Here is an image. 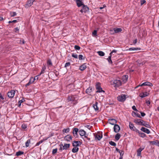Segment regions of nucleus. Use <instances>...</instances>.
<instances>
[{
	"instance_id": "nucleus-58",
	"label": "nucleus",
	"mask_w": 159,
	"mask_h": 159,
	"mask_svg": "<svg viewBox=\"0 0 159 159\" xmlns=\"http://www.w3.org/2000/svg\"><path fill=\"white\" fill-rule=\"evenodd\" d=\"M43 142V141L41 140H40V141H39V142H37L36 145H35V146H38L41 143H42Z\"/></svg>"
},
{
	"instance_id": "nucleus-9",
	"label": "nucleus",
	"mask_w": 159,
	"mask_h": 159,
	"mask_svg": "<svg viewBox=\"0 0 159 159\" xmlns=\"http://www.w3.org/2000/svg\"><path fill=\"white\" fill-rule=\"evenodd\" d=\"M108 121L109 123L112 125H115L117 123L116 120L113 119H108Z\"/></svg>"
},
{
	"instance_id": "nucleus-62",
	"label": "nucleus",
	"mask_w": 159,
	"mask_h": 159,
	"mask_svg": "<svg viewBox=\"0 0 159 159\" xmlns=\"http://www.w3.org/2000/svg\"><path fill=\"white\" fill-rule=\"evenodd\" d=\"M132 108L135 111H138V110L136 108V107L135 106H133L132 107Z\"/></svg>"
},
{
	"instance_id": "nucleus-1",
	"label": "nucleus",
	"mask_w": 159,
	"mask_h": 159,
	"mask_svg": "<svg viewBox=\"0 0 159 159\" xmlns=\"http://www.w3.org/2000/svg\"><path fill=\"white\" fill-rule=\"evenodd\" d=\"M78 98L76 95H69L67 99L68 102L71 101L73 102L74 105L75 104L77 103Z\"/></svg>"
},
{
	"instance_id": "nucleus-8",
	"label": "nucleus",
	"mask_w": 159,
	"mask_h": 159,
	"mask_svg": "<svg viewBox=\"0 0 159 159\" xmlns=\"http://www.w3.org/2000/svg\"><path fill=\"white\" fill-rule=\"evenodd\" d=\"M81 144L80 141H74L72 143V145L74 147H77Z\"/></svg>"
},
{
	"instance_id": "nucleus-49",
	"label": "nucleus",
	"mask_w": 159,
	"mask_h": 159,
	"mask_svg": "<svg viewBox=\"0 0 159 159\" xmlns=\"http://www.w3.org/2000/svg\"><path fill=\"white\" fill-rule=\"evenodd\" d=\"M144 147H140L137 151L141 152V151L144 149Z\"/></svg>"
},
{
	"instance_id": "nucleus-26",
	"label": "nucleus",
	"mask_w": 159,
	"mask_h": 159,
	"mask_svg": "<svg viewBox=\"0 0 159 159\" xmlns=\"http://www.w3.org/2000/svg\"><path fill=\"white\" fill-rule=\"evenodd\" d=\"M143 124L144 125H143V126H144L148 128H150L151 127V126L149 125L147 121H145V123Z\"/></svg>"
},
{
	"instance_id": "nucleus-47",
	"label": "nucleus",
	"mask_w": 159,
	"mask_h": 159,
	"mask_svg": "<svg viewBox=\"0 0 159 159\" xmlns=\"http://www.w3.org/2000/svg\"><path fill=\"white\" fill-rule=\"evenodd\" d=\"M133 113H134V115L136 116L137 117L139 118H141V116L140 114H138V113H136L135 112H133Z\"/></svg>"
},
{
	"instance_id": "nucleus-10",
	"label": "nucleus",
	"mask_w": 159,
	"mask_h": 159,
	"mask_svg": "<svg viewBox=\"0 0 159 159\" xmlns=\"http://www.w3.org/2000/svg\"><path fill=\"white\" fill-rule=\"evenodd\" d=\"M79 133L81 136H84V137L87 138V136L86 134V132L84 130H80L79 131Z\"/></svg>"
},
{
	"instance_id": "nucleus-14",
	"label": "nucleus",
	"mask_w": 159,
	"mask_h": 159,
	"mask_svg": "<svg viewBox=\"0 0 159 159\" xmlns=\"http://www.w3.org/2000/svg\"><path fill=\"white\" fill-rule=\"evenodd\" d=\"M148 86L149 87L152 86V83L149 82H146L142 84L139 86Z\"/></svg>"
},
{
	"instance_id": "nucleus-16",
	"label": "nucleus",
	"mask_w": 159,
	"mask_h": 159,
	"mask_svg": "<svg viewBox=\"0 0 159 159\" xmlns=\"http://www.w3.org/2000/svg\"><path fill=\"white\" fill-rule=\"evenodd\" d=\"M149 93H148L147 92H145L144 93H140L139 94V96L141 98H143L145 97L148 96L149 95Z\"/></svg>"
},
{
	"instance_id": "nucleus-24",
	"label": "nucleus",
	"mask_w": 159,
	"mask_h": 159,
	"mask_svg": "<svg viewBox=\"0 0 159 159\" xmlns=\"http://www.w3.org/2000/svg\"><path fill=\"white\" fill-rule=\"evenodd\" d=\"M33 80V77L31 78L30 80H29V82L25 85L26 87H28L30 84H32L34 82V80Z\"/></svg>"
},
{
	"instance_id": "nucleus-63",
	"label": "nucleus",
	"mask_w": 159,
	"mask_h": 159,
	"mask_svg": "<svg viewBox=\"0 0 159 159\" xmlns=\"http://www.w3.org/2000/svg\"><path fill=\"white\" fill-rule=\"evenodd\" d=\"M146 2V1L144 0H141V5H143V4L145 3Z\"/></svg>"
},
{
	"instance_id": "nucleus-19",
	"label": "nucleus",
	"mask_w": 159,
	"mask_h": 159,
	"mask_svg": "<svg viewBox=\"0 0 159 159\" xmlns=\"http://www.w3.org/2000/svg\"><path fill=\"white\" fill-rule=\"evenodd\" d=\"M98 103L97 102H96L94 104H93V107L96 111H98L99 110V108L98 106Z\"/></svg>"
},
{
	"instance_id": "nucleus-3",
	"label": "nucleus",
	"mask_w": 159,
	"mask_h": 159,
	"mask_svg": "<svg viewBox=\"0 0 159 159\" xmlns=\"http://www.w3.org/2000/svg\"><path fill=\"white\" fill-rule=\"evenodd\" d=\"M126 96V95L122 94L121 95L117 97V99L119 101L123 102L125 100L126 98H127Z\"/></svg>"
},
{
	"instance_id": "nucleus-2",
	"label": "nucleus",
	"mask_w": 159,
	"mask_h": 159,
	"mask_svg": "<svg viewBox=\"0 0 159 159\" xmlns=\"http://www.w3.org/2000/svg\"><path fill=\"white\" fill-rule=\"evenodd\" d=\"M111 84L115 87H118L121 85V82L120 80H116L111 82Z\"/></svg>"
},
{
	"instance_id": "nucleus-50",
	"label": "nucleus",
	"mask_w": 159,
	"mask_h": 159,
	"mask_svg": "<svg viewBox=\"0 0 159 159\" xmlns=\"http://www.w3.org/2000/svg\"><path fill=\"white\" fill-rule=\"evenodd\" d=\"M57 148L53 149L52 151V154H55L57 152Z\"/></svg>"
},
{
	"instance_id": "nucleus-60",
	"label": "nucleus",
	"mask_w": 159,
	"mask_h": 159,
	"mask_svg": "<svg viewBox=\"0 0 159 159\" xmlns=\"http://www.w3.org/2000/svg\"><path fill=\"white\" fill-rule=\"evenodd\" d=\"M70 65V62H68L66 63L65 64V67H67L68 66H69Z\"/></svg>"
},
{
	"instance_id": "nucleus-55",
	"label": "nucleus",
	"mask_w": 159,
	"mask_h": 159,
	"mask_svg": "<svg viewBox=\"0 0 159 159\" xmlns=\"http://www.w3.org/2000/svg\"><path fill=\"white\" fill-rule=\"evenodd\" d=\"M97 31L96 30H94L92 33V34L93 36H97Z\"/></svg>"
},
{
	"instance_id": "nucleus-6",
	"label": "nucleus",
	"mask_w": 159,
	"mask_h": 159,
	"mask_svg": "<svg viewBox=\"0 0 159 159\" xmlns=\"http://www.w3.org/2000/svg\"><path fill=\"white\" fill-rule=\"evenodd\" d=\"M89 7L86 5H84L82 6V9L80 10V12H81L82 13L83 12H86L89 11Z\"/></svg>"
},
{
	"instance_id": "nucleus-54",
	"label": "nucleus",
	"mask_w": 159,
	"mask_h": 159,
	"mask_svg": "<svg viewBox=\"0 0 159 159\" xmlns=\"http://www.w3.org/2000/svg\"><path fill=\"white\" fill-rule=\"evenodd\" d=\"M72 57H74L75 58H78V55L76 54H75L74 53H73L72 55Z\"/></svg>"
},
{
	"instance_id": "nucleus-11",
	"label": "nucleus",
	"mask_w": 159,
	"mask_h": 159,
	"mask_svg": "<svg viewBox=\"0 0 159 159\" xmlns=\"http://www.w3.org/2000/svg\"><path fill=\"white\" fill-rule=\"evenodd\" d=\"M120 129L119 126L117 124L114 125V131L116 133H118Z\"/></svg>"
},
{
	"instance_id": "nucleus-31",
	"label": "nucleus",
	"mask_w": 159,
	"mask_h": 159,
	"mask_svg": "<svg viewBox=\"0 0 159 159\" xmlns=\"http://www.w3.org/2000/svg\"><path fill=\"white\" fill-rule=\"evenodd\" d=\"M140 50V48H130L129 49V51H134L135 50Z\"/></svg>"
},
{
	"instance_id": "nucleus-13",
	"label": "nucleus",
	"mask_w": 159,
	"mask_h": 159,
	"mask_svg": "<svg viewBox=\"0 0 159 159\" xmlns=\"http://www.w3.org/2000/svg\"><path fill=\"white\" fill-rule=\"evenodd\" d=\"M79 131V129L77 128H75L73 129V133L74 136L75 137H77V133Z\"/></svg>"
},
{
	"instance_id": "nucleus-33",
	"label": "nucleus",
	"mask_w": 159,
	"mask_h": 159,
	"mask_svg": "<svg viewBox=\"0 0 159 159\" xmlns=\"http://www.w3.org/2000/svg\"><path fill=\"white\" fill-rule=\"evenodd\" d=\"M111 55H110V56L108 57V58L107 59V60H108V61L109 63L110 64H112V60H111Z\"/></svg>"
},
{
	"instance_id": "nucleus-29",
	"label": "nucleus",
	"mask_w": 159,
	"mask_h": 159,
	"mask_svg": "<svg viewBox=\"0 0 159 159\" xmlns=\"http://www.w3.org/2000/svg\"><path fill=\"white\" fill-rule=\"evenodd\" d=\"M120 137V134L119 133L117 134L115 136V139L116 140H118Z\"/></svg>"
},
{
	"instance_id": "nucleus-4",
	"label": "nucleus",
	"mask_w": 159,
	"mask_h": 159,
	"mask_svg": "<svg viewBox=\"0 0 159 159\" xmlns=\"http://www.w3.org/2000/svg\"><path fill=\"white\" fill-rule=\"evenodd\" d=\"M96 89L97 90L96 92V93H100L103 92H104V91L102 90V88L100 86V84L99 83H98L96 84Z\"/></svg>"
},
{
	"instance_id": "nucleus-15",
	"label": "nucleus",
	"mask_w": 159,
	"mask_h": 159,
	"mask_svg": "<svg viewBox=\"0 0 159 159\" xmlns=\"http://www.w3.org/2000/svg\"><path fill=\"white\" fill-rule=\"evenodd\" d=\"M141 130L147 134H149L150 133V131L148 129L144 127H142L141 129Z\"/></svg>"
},
{
	"instance_id": "nucleus-51",
	"label": "nucleus",
	"mask_w": 159,
	"mask_h": 159,
	"mask_svg": "<svg viewBox=\"0 0 159 159\" xmlns=\"http://www.w3.org/2000/svg\"><path fill=\"white\" fill-rule=\"evenodd\" d=\"M132 130L135 131L136 132H137L139 134L141 132L139 130L137 129L135 127Z\"/></svg>"
},
{
	"instance_id": "nucleus-18",
	"label": "nucleus",
	"mask_w": 159,
	"mask_h": 159,
	"mask_svg": "<svg viewBox=\"0 0 159 159\" xmlns=\"http://www.w3.org/2000/svg\"><path fill=\"white\" fill-rule=\"evenodd\" d=\"M150 143L152 145H156L159 147V141L158 140L151 141L150 142Z\"/></svg>"
},
{
	"instance_id": "nucleus-56",
	"label": "nucleus",
	"mask_w": 159,
	"mask_h": 159,
	"mask_svg": "<svg viewBox=\"0 0 159 159\" xmlns=\"http://www.w3.org/2000/svg\"><path fill=\"white\" fill-rule=\"evenodd\" d=\"M0 101L1 102H3L2 101V100L4 99L3 97L2 96L1 93H0Z\"/></svg>"
},
{
	"instance_id": "nucleus-48",
	"label": "nucleus",
	"mask_w": 159,
	"mask_h": 159,
	"mask_svg": "<svg viewBox=\"0 0 159 159\" xmlns=\"http://www.w3.org/2000/svg\"><path fill=\"white\" fill-rule=\"evenodd\" d=\"M26 125L23 124L22 125L21 127L23 129H25L27 128Z\"/></svg>"
},
{
	"instance_id": "nucleus-36",
	"label": "nucleus",
	"mask_w": 159,
	"mask_h": 159,
	"mask_svg": "<svg viewBox=\"0 0 159 159\" xmlns=\"http://www.w3.org/2000/svg\"><path fill=\"white\" fill-rule=\"evenodd\" d=\"M128 75H124L123 76V81H126L128 79Z\"/></svg>"
},
{
	"instance_id": "nucleus-27",
	"label": "nucleus",
	"mask_w": 159,
	"mask_h": 159,
	"mask_svg": "<svg viewBox=\"0 0 159 159\" xmlns=\"http://www.w3.org/2000/svg\"><path fill=\"white\" fill-rule=\"evenodd\" d=\"M129 128L131 130H133L135 127L134 126V124L130 122L129 123Z\"/></svg>"
},
{
	"instance_id": "nucleus-35",
	"label": "nucleus",
	"mask_w": 159,
	"mask_h": 159,
	"mask_svg": "<svg viewBox=\"0 0 159 159\" xmlns=\"http://www.w3.org/2000/svg\"><path fill=\"white\" fill-rule=\"evenodd\" d=\"M141 120L140 119H136L134 120V122L137 124L139 125Z\"/></svg>"
},
{
	"instance_id": "nucleus-52",
	"label": "nucleus",
	"mask_w": 159,
	"mask_h": 159,
	"mask_svg": "<svg viewBox=\"0 0 159 159\" xmlns=\"http://www.w3.org/2000/svg\"><path fill=\"white\" fill-rule=\"evenodd\" d=\"M132 130L135 131L136 132H137L139 134L141 132L139 130L137 129L135 127Z\"/></svg>"
},
{
	"instance_id": "nucleus-46",
	"label": "nucleus",
	"mask_w": 159,
	"mask_h": 159,
	"mask_svg": "<svg viewBox=\"0 0 159 159\" xmlns=\"http://www.w3.org/2000/svg\"><path fill=\"white\" fill-rule=\"evenodd\" d=\"M74 48L75 50H79L80 49V46L78 45H75L74 46Z\"/></svg>"
},
{
	"instance_id": "nucleus-53",
	"label": "nucleus",
	"mask_w": 159,
	"mask_h": 159,
	"mask_svg": "<svg viewBox=\"0 0 159 159\" xmlns=\"http://www.w3.org/2000/svg\"><path fill=\"white\" fill-rule=\"evenodd\" d=\"M132 130L135 131L136 132H137L139 134L141 132L139 130L137 129L135 127Z\"/></svg>"
},
{
	"instance_id": "nucleus-12",
	"label": "nucleus",
	"mask_w": 159,
	"mask_h": 159,
	"mask_svg": "<svg viewBox=\"0 0 159 159\" xmlns=\"http://www.w3.org/2000/svg\"><path fill=\"white\" fill-rule=\"evenodd\" d=\"M75 1L76 2L77 6L78 7L83 6L84 5L81 0H75Z\"/></svg>"
},
{
	"instance_id": "nucleus-7",
	"label": "nucleus",
	"mask_w": 159,
	"mask_h": 159,
	"mask_svg": "<svg viewBox=\"0 0 159 159\" xmlns=\"http://www.w3.org/2000/svg\"><path fill=\"white\" fill-rule=\"evenodd\" d=\"M15 91L14 90H11V91L8 92V96L10 98H13L15 95Z\"/></svg>"
},
{
	"instance_id": "nucleus-5",
	"label": "nucleus",
	"mask_w": 159,
	"mask_h": 159,
	"mask_svg": "<svg viewBox=\"0 0 159 159\" xmlns=\"http://www.w3.org/2000/svg\"><path fill=\"white\" fill-rule=\"evenodd\" d=\"M34 1V0H28L26 4L25 5V7L27 8L31 6Z\"/></svg>"
},
{
	"instance_id": "nucleus-57",
	"label": "nucleus",
	"mask_w": 159,
	"mask_h": 159,
	"mask_svg": "<svg viewBox=\"0 0 159 159\" xmlns=\"http://www.w3.org/2000/svg\"><path fill=\"white\" fill-rule=\"evenodd\" d=\"M145 121H144V120H141L139 125H144L143 124H144V123H145Z\"/></svg>"
},
{
	"instance_id": "nucleus-32",
	"label": "nucleus",
	"mask_w": 159,
	"mask_h": 159,
	"mask_svg": "<svg viewBox=\"0 0 159 159\" xmlns=\"http://www.w3.org/2000/svg\"><path fill=\"white\" fill-rule=\"evenodd\" d=\"M139 136L142 138H144L146 137V135L144 133H142L141 132L139 134Z\"/></svg>"
},
{
	"instance_id": "nucleus-42",
	"label": "nucleus",
	"mask_w": 159,
	"mask_h": 159,
	"mask_svg": "<svg viewBox=\"0 0 159 159\" xmlns=\"http://www.w3.org/2000/svg\"><path fill=\"white\" fill-rule=\"evenodd\" d=\"M60 148H59V150H62L65 149V148H64V146L63 145L62 143H60Z\"/></svg>"
},
{
	"instance_id": "nucleus-40",
	"label": "nucleus",
	"mask_w": 159,
	"mask_h": 159,
	"mask_svg": "<svg viewBox=\"0 0 159 159\" xmlns=\"http://www.w3.org/2000/svg\"><path fill=\"white\" fill-rule=\"evenodd\" d=\"M24 154V152H23L19 151V152H17L16 153V155L17 156H20L22 154Z\"/></svg>"
},
{
	"instance_id": "nucleus-22",
	"label": "nucleus",
	"mask_w": 159,
	"mask_h": 159,
	"mask_svg": "<svg viewBox=\"0 0 159 159\" xmlns=\"http://www.w3.org/2000/svg\"><path fill=\"white\" fill-rule=\"evenodd\" d=\"M86 67H87L85 64H84L80 66V69L81 70H84L86 68Z\"/></svg>"
},
{
	"instance_id": "nucleus-17",
	"label": "nucleus",
	"mask_w": 159,
	"mask_h": 159,
	"mask_svg": "<svg viewBox=\"0 0 159 159\" xmlns=\"http://www.w3.org/2000/svg\"><path fill=\"white\" fill-rule=\"evenodd\" d=\"M96 140H100L102 137V135H100L98 134H93Z\"/></svg>"
},
{
	"instance_id": "nucleus-23",
	"label": "nucleus",
	"mask_w": 159,
	"mask_h": 159,
	"mask_svg": "<svg viewBox=\"0 0 159 159\" xmlns=\"http://www.w3.org/2000/svg\"><path fill=\"white\" fill-rule=\"evenodd\" d=\"M92 88L91 87H89L86 90V93L90 95V93L92 91Z\"/></svg>"
},
{
	"instance_id": "nucleus-25",
	"label": "nucleus",
	"mask_w": 159,
	"mask_h": 159,
	"mask_svg": "<svg viewBox=\"0 0 159 159\" xmlns=\"http://www.w3.org/2000/svg\"><path fill=\"white\" fill-rule=\"evenodd\" d=\"M79 150V148L78 147H74L72 149V152L73 153H76L78 152Z\"/></svg>"
},
{
	"instance_id": "nucleus-64",
	"label": "nucleus",
	"mask_w": 159,
	"mask_h": 159,
	"mask_svg": "<svg viewBox=\"0 0 159 159\" xmlns=\"http://www.w3.org/2000/svg\"><path fill=\"white\" fill-rule=\"evenodd\" d=\"M137 39H135L133 41V43L134 44H135L137 42Z\"/></svg>"
},
{
	"instance_id": "nucleus-43",
	"label": "nucleus",
	"mask_w": 159,
	"mask_h": 159,
	"mask_svg": "<svg viewBox=\"0 0 159 159\" xmlns=\"http://www.w3.org/2000/svg\"><path fill=\"white\" fill-rule=\"evenodd\" d=\"M109 143L110 144L113 146H115L116 145V143L112 141H110L109 142Z\"/></svg>"
},
{
	"instance_id": "nucleus-39",
	"label": "nucleus",
	"mask_w": 159,
	"mask_h": 159,
	"mask_svg": "<svg viewBox=\"0 0 159 159\" xmlns=\"http://www.w3.org/2000/svg\"><path fill=\"white\" fill-rule=\"evenodd\" d=\"M47 64L48 65H49L50 66L52 65V63L51 60L50 59H48L47 61Z\"/></svg>"
},
{
	"instance_id": "nucleus-41",
	"label": "nucleus",
	"mask_w": 159,
	"mask_h": 159,
	"mask_svg": "<svg viewBox=\"0 0 159 159\" xmlns=\"http://www.w3.org/2000/svg\"><path fill=\"white\" fill-rule=\"evenodd\" d=\"M70 129L69 128L67 129H64L62 130L63 133H68L70 131Z\"/></svg>"
},
{
	"instance_id": "nucleus-61",
	"label": "nucleus",
	"mask_w": 159,
	"mask_h": 159,
	"mask_svg": "<svg viewBox=\"0 0 159 159\" xmlns=\"http://www.w3.org/2000/svg\"><path fill=\"white\" fill-rule=\"evenodd\" d=\"M20 44H24L25 43V41L24 40L22 39L20 40Z\"/></svg>"
},
{
	"instance_id": "nucleus-59",
	"label": "nucleus",
	"mask_w": 159,
	"mask_h": 159,
	"mask_svg": "<svg viewBox=\"0 0 159 159\" xmlns=\"http://www.w3.org/2000/svg\"><path fill=\"white\" fill-rule=\"evenodd\" d=\"M83 56L81 54H80L79 56V60H82L83 59Z\"/></svg>"
},
{
	"instance_id": "nucleus-34",
	"label": "nucleus",
	"mask_w": 159,
	"mask_h": 159,
	"mask_svg": "<svg viewBox=\"0 0 159 159\" xmlns=\"http://www.w3.org/2000/svg\"><path fill=\"white\" fill-rule=\"evenodd\" d=\"M25 100L24 98H22L21 100H20L18 102V107H20L21 105V103L23 102L24 101H25Z\"/></svg>"
},
{
	"instance_id": "nucleus-45",
	"label": "nucleus",
	"mask_w": 159,
	"mask_h": 159,
	"mask_svg": "<svg viewBox=\"0 0 159 159\" xmlns=\"http://www.w3.org/2000/svg\"><path fill=\"white\" fill-rule=\"evenodd\" d=\"M120 157H122L123 158V156L124 155V151H121L120 152Z\"/></svg>"
},
{
	"instance_id": "nucleus-37",
	"label": "nucleus",
	"mask_w": 159,
	"mask_h": 159,
	"mask_svg": "<svg viewBox=\"0 0 159 159\" xmlns=\"http://www.w3.org/2000/svg\"><path fill=\"white\" fill-rule=\"evenodd\" d=\"M98 55L101 56H103L105 55V53L102 51H99L98 52Z\"/></svg>"
},
{
	"instance_id": "nucleus-38",
	"label": "nucleus",
	"mask_w": 159,
	"mask_h": 159,
	"mask_svg": "<svg viewBox=\"0 0 159 159\" xmlns=\"http://www.w3.org/2000/svg\"><path fill=\"white\" fill-rule=\"evenodd\" d=\"M30 143V140L28 139L25 143V145L26 147H28L29 146V144Z\"/></svg>"
},
{
	"instance_id": "nucleus-28",
	"label": "nucleus",
	"mask_w": 159,
	"mask_h": 159,
	"mask_svg": "<svg viewBox=\"0 0 159 159\" xmlns=\"http://www.w3.org/2000/svg\"><path fill=\"white\" fill-rule=\"evenodd\" d=\"M46 69V67L45 66H44L42 67V70H41V71L40 72V74L39 75H41V74H43L44 73L45 70Z\"/></svg>"
},
{
	"instance_id": "nucleus-44",
	"label": "nucleus",
	"mask_w": 159,
	"mask_h": 159,
	"mask_svg": "<svg viewBox=\"0 0 159 159\" xmlns=\"http://www.w3.org/2000/svg\"><path fill=\"white\" fill-rule=\"evenodd\" d=\"M10 14L11 17H14L16 15V13L15 12H10Z\"/></svg>"
},
{
	"instance_id": "nucleus-30",
	"label": "nucleus",
	"mask_w": 159,
	"mask_h": 159,
	"mask_svg": "<svg viewBox=\"0 0 159 159\" xmlns=\"http://www.w3.org/2000/svg\"><path fill=\"white\" fill-rule=\"evenodd\" d=\"M70 144L65 143L63 146L65 150L67 149L68 148H69L70 147Z\"/></svg>"
},
{
	"instance_id": "nucleus-21",
	"label": "nucleus",
	"mask_w": 159,
	"mask_h": 159,
	"mask_svg": "<svg viewBox=\"0 0 159 159\" xmlns=\"http://www.w3.org/2000/svg\"><path fill=\"white\" fill-rule=\"evenodd\" d=\"M64 138L65 140L70 141V140L72 139V137L69 135H68L66 136Z\"/></svg>"
},
{
	"instance_id": "nucleus-20",
	"label": "nucleus",
	"mask_w": 159,
	"mask_h": 159,
	"mask_svg": "<svg viewBox=\"0 0 159 159\" xmlns=\"http://www.w3.org/2000/svg\"><path fill=\"white\" fill-rule=\"evenodd\" d=\"M114 30L115 33H118L121 32L122 31V29L121 28H114Z\"/></svg>"
}]
</instances>
